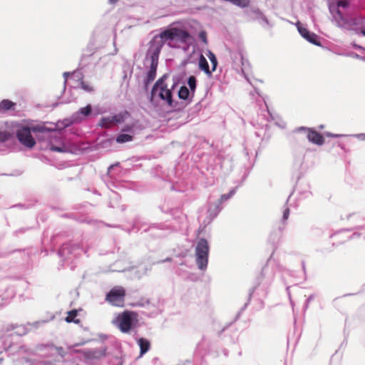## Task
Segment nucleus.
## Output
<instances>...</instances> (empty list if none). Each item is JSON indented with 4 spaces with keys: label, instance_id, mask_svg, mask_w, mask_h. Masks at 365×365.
<instances>
[{
    "label": "nucleus",
    "instance_id": "39",
    "mask_svg": "<svg viewBox=\"0 0 365 365\" xmlns=\"http://www.w3.org/2000/svg\"><path fill=\"white\" fill-rule=\"evenodd\" d=\"M186 105L187 104H185L183 102H179L173 100V103H172V106H170L169 107L172 108L175 110L180 111L183 110Z\"/></svg>",
    "mask_w": 365,
    "mask_h": 365
},
{
    "label": "nucleus",
    "instance_id": "47",
    "mask_svg": "<svg viewBox=\"0 0 365 365\" xmlns=\"http://www.w3.org/2000/svg\"><path fill=\"white\" fill-rule=\"evenodd\" d=\"M198 37L204 43H207V33L205 31H200Z\"/></svg>",
    "mask_w": 365,
    "mask_h": 365
},
{
    "label": "nucleus",
    "instance_id": "19",
    "mask_svg": "<svg viewBox=\"0 0 365 365\" xmlns=\"http://www.w3.org/2000/svg\"><path fill=\"white\" fill-rule=\"evenodd\" d=\"M245 14L246 16L252 18L254 20L262 21L266 25H269V21L267 18L264 15L262 11L256 6H252L247 9L245 11Z\"/></svg>",
    "mask_w": 365,
    "mask_h": 365
},
{
    "label": "nucleus",
    "instance_id": "62",
    "mask_svg": "<svg viewBox=\"0 0 365 365\" xmlns=\"http://www.w3.org/2000/svg\"><path fill=\"white\" fill-rule=\"evenodd\" d=\"M188 279L191 281H195L197 279V277L194 274H191L189 275Z\"/></svg>",
    "mask_w": 365,
    "mask_h": 365
},
{
    "label": "nucleus",
    "instance_id": "16",
    "mask_svg": "<svg viewBox=\"0 0 365 365\" xmlns=\"http://www.w3.org/2000/svg\"><path fill=\"white\" fill-rule=\"evenodd\" d=\"M2 349V353L4 351L7 352L9 354H15L16 353H28L31 354V351L24 345H20L18 344H9L8 346L5 344L3 346L2 344H0Z\"/></svg>",
    "mask_w": 365,
    "mask_h": 365
},
{
    "label": "nucleus",
    "instance_id": "42",
    "mask_svg": "<svg viewBox=\"0 0 365 365\" xmlns=\"http://www.w3.org/2000/svg\"><path fill=\"white\" fill-rule=\"evenodd\" d=\"M347 219H353L356 222H361L365 220V218L362 217L361 215L355 214H349L347 216Z\"/></svg>",
    "mask_w": 365,
    "mask_h": 365
},
{
    "label": "nucleus",
    "instance_id": "29",
    "mask_svg": "<svg viewBox=\"0 0 365 365\" xmlns=\"http://www.w3.org/2000/svg\"><path fill=\"white\" fill-rule=\"evenodd\" d=\"M113 125L111 116L102 117L99 120L98 125L104 129H109Z\"/></svg>",
    "mask_w": 365,
    "mask_h": 365
},
{
    "label": "nucleus",
    "instance_id": "32",
    "mask_svg": "<svg viewBox=\"0 0 365 365\" xmlns=\"http://www.w3.org/2000/svg\"><path fill=\"white\" fill-rule=\"evenodd\" d=\"M259 284H257V286H255L252 289H250V293H249V296H248V299H247V302L243 305V307L240 309V311L237 312L235 318V321L237 320L242 313L247 309L249 303H250V301L251 299V297H252V295L253 294V292H255V290L257 288V287L259 286Z\"/></svg>",
    "mask_w": 365,
    "mask_h": 365
},
{
    "label": "nucleus",
    "instance_id": "37",
    "mask_svg": "<svg viewBox=\"0 0 365 365\" xmlns=\"http://www.w3.org/2000/svg\"><path fill=\"white\" fill-rule=\"evenodd\" d=\"M207 57L210 61L212 64V70L214 72L217 69L218 65L217 57L215 53L210 51H208Z\"/></svg>",
    "mask_w": 365,
    "mask_h": 365
},
{
    "label": "nucleus",
    "instance_id": "43",
    "mask_svg": "<svg viewBox=\"0 0 365 365\" xmlns=\"http://www.w3.org/2000/svg\"><path fill=\"white\" fill-rule=\"evenodd\" d=\"M49 150L51 151L58 152V153H63L65 152V149L63 147L61 146H57L51 143L48 144Z\"/></svg>",
    "mask_w": 365,
    "mask_h": 365
},
{
    "label": "nucleus",
    "instance_id": "14",
    "mask_svg": "<svg viewBox=\"0 0 365 365\" xmlns=\"http://www.w3.org/2000/svg\"><path fill=\"white\" fill-rule=\"evenodd\" d=\"M46 321H36L33 323H28L27 326L25 325H14L10 324L7 327L6 331H10L16 330L14 333L17 336H24L28 333L31 329H37L41 324H45Z\"/></svg>",
    "mask_w": 365,
    "mask_h": 365
},
{
    "label": "nucleus",
    "instance_id": "18",
    "mask_svg": "<svg viewBox=\"0 0 365 365\" xmlns=\"http://www.w3.org/2000/svg\"><path fill=\"white\" fill-rule=\"evenodd\" d=\"M168 74L165 73L155 81V83H154V85L151 89L150 94L149 96L150 102L153 103V98H154L155 96L156 95L158 90L164 91L168 88V86L165 83V81L168 78Z\"/></svg>",
    "mask_w": 365,
    "mask_h": 365
},
{
    "label": "nucleus",
    "instance_id": "20",
    "mask_svg": "<svg viewBox=\"0 0 365 365\" xmlns=\"http://www.w3.org/2000/svg\"><path fill=\"white\" fill-rule=\"evenodd\" d=\"M222 208V205H221L217 201L210 202L207 208V217H209L210 221L213 220L221 212Z\"/></svg>",
    "mask_w": 365,
    "mask_h": 365
},
{
    "label": "nucleus",
    "instance_id": "17",
    "mask_svg": "<svg viewBox=\"0 0 365 365\" xmlns=\"http://www.w3.org/2000/svg\"><path fill=\"white\" fill-rule=\"evenodd\" d=\"M232 58L233 61V67L237 70L240 68L242 72L245 73V71L250 67L248 60L243 56L241 51L235 53Z\"/></svg>",
    "mask_w": 365,
    "mask_h": 365
},
{
    "label": "nucleus",
    "instance_id": "50",
    "mask_svg": "<svg viewBox=\"0 0 365 365\" xmlns=\"http://www.w3.org/2000/svg\"><path fill=\"white\" fill-rule=\"evenodd\" d=\"M289 216V208L287 207H286L283 211V215H282V221L285 222Z\"/></svg>",
    "mask_w": 365,
    "mask_h": 365
},
{
    "label": "nucleus",
    "instance_id": "7",
    "mask_svg": "<svg viewBox=\"0 0 365 365\" xmlns=\"http://www.w3.org/2000/svg\"><path fill=\"white\" fill-rule=\"evenodd\" d=\"M137 323L136 314L133 312L125 311L116 318V324L123 333H128L135 328Z\"/></svg>",
    "mask_w": 365,
    "mask_h": 365
},
{
    "label": "nucleus",
    "instance_id": "51",
    "mask_svg": "<svg viewBox=\"0 0 365 365\" xmlns=\"http://www.w3.org/2000/svg\"><path fill=\"white\" fill-rule=\"evenodd\" d=\"M63 78H64V83H63V84H64V88H63V89H64V91H65V90H66V83H67V78H68V76H74V77H75V76L73 74V72H72V73H70V72H64V73H63Z\"/></svg>",
    "mask_w": 365,
    "mask_h": 365
},
{
    "label": "nucleus",
    "instance_id": "54",
    "mask_svg": "<svg viewBox=\"0 0 365 365\" xmlns=\"http://www.w3.org/2000/svg\"><path fill=\"white\" fill-rule=\"evenodd\" d=\"M76 98V97L73 96L72 95L71 96V97L68 98V99L66 100H62L61 101V103H70L72 101H73L74 99Z\"/></svg>",
    "mask_w": 365,
    "mask_h": 365
},
{
    "label": "nucleus",
    "instance_id": "4",
    "mask_svg": "<svg viewBox=\"0 0 365 365\" xmlns=\"http://www.w3.org/2000/svg\"><path fill=\"white\" fill-rule=\"evenodd\" d=\"M83 252V249L78 245L71 242L63 243L58 251V255L61 258V267H68L73 270L76 267L75 260L77 259Z\"/></svg>",
    "mask_w": 365,
    "mask_h": 365
},
{
    "label": "nucleus",
    "instance_id": "58",
    "mask_svg": "<svg viewBox=\"0 0 365 365\" xmlns=\"http://www.w3.org/2000/svg\"><path fill=\"white\" fill-rule=\"evenodd\" d=\"M21 173H22V172H21V171H16L13 173L8 174V175L5 174V175H10V176H19V175H21Z\"/></svg>",
    "mask_w": 365,
    "mask_h": 365
},
{
    "label": "nucleus",
    "instance_id": "28",
    "mask_svg": "<svg viewBox=\"0 0 365 365\" xmlns=\"http://www.w3.org/2000/svg\"><path fill=\"white\" fill-rule=\"evenodd\" d=\"M98 49V47L95 46L94 43L93 41H90L86 51H88V53H83L81 60V64L83 63V61H85L86 58H89Z\"/></svg>",
    "mask_w": 365,
    "mask_h": 365
},
{
    "label": "nucleus",
    "instance_id": "61",
    "mask_svg": "<svg viewBox=\"0 0 365 365\" xmlns=\"http://www.w3.org/2000/svg\"><path fill=\"white\" fill-rule=\"evenodd\" d=\"M178 86L173 82V85L170 87V88H168V91H170L173 93V91L178 87Z\"/></svg>",
    "mask_w": 365,
    "mask_h": 365
},
{
    "label": "nucleus",
    "instance_id": "12",
    "mask_svg": "<svg viewBox=\"0 0 365 365\" xmlns=\"http://www.w3.org/2000/svg\"><path fill=\"white\" fill-rule=\"evenodd\" d=\"M125 290L122 287H115L106 296V300L114 306H121L123 304Z\"/></svg>",
    "mask_w": 365,
    "mask_h": 365
},
{
    "label": "nucleus",
    "instance_id": "5",
    "mask_svg": "<svg viewBox=\"0 0 365 365\" xmlns=\"http://www.w3.org/2000/svg\"><path fill=\"white\" fill-rule=\"evenodd\" d=\"M210 247L205 238H200L195 247L196 264L200 270L207 267Z\"/></svg>",
    "mask_w": 365,
    "mask_h": 365
},
{
    "label": "nucleus",
    "instance_id": "31",
    "mask_svg": "<svg viewBox=\"0 0 365 365\" xmlns=\"http://www.w3.org/2000/svg\"><path fill=\"white\" fill-rule=\"evenodd\" d=\"M282 230V229L279 227L277 231L272 232L269 235L268 241L272 243L274 247H275V245L278 242L280 238Z\"/></svg>",
    "mask_w": 365,
    "mask_h": 365
},
{
    "label": "nucleus",
    "instance_id": "45",
    "mask_svg": "<svg viewBox=\"0 0 365 365\" xmlns=\"http://www.w3.org/2000/svg\"><path fill=\"white\" fill-rule=\"evenodd\" d=\"M315 295L314 294L309 295L306 299L304 304L303 306V312H305L307 309L309 308V303L314 299Z\"/></svg>",
    "mask_w": 365,
    "mask_h": 365
},
{
    "label": "nucleus",
    "instance_id": "63",
    "mask_svg": "<svg viewBox=\"0 0 365 365\" xmlns=\"http://www.w3.org/2000/svg\"><path fill=\"white\" fill-rule=\"evenodd\" d=\"M339 147H340L341 149H342L343 150H344L345 152H347L348 150L346 149L345 148V145L342 143H339Z\"/></svg>",
    "mask_w": 365,
    "mask_h": 365
},
{
    "label": "nucleus",
    "instance_id": "30",
    "mask_svg": "<svg viewBox=\"0 0 365 365\" xmlns=\"http://www.w3.org/2000/svg\"><path fill=\"white\" fill-rule=\"evenodd\" d=\"M133 139V136L132 134L121 132L116 136L115 141L118 143H125L127 142L132 141Z\"/></svg>",
    "mask_w": 365,
    "mask_h": 365
},
{
    "label": "nucleus",
    "instance_id": "25",
    "mask_svg": "<svg viewBox=\"0 0 365 365\" xmlns=\"http://www.w3.org/2000/svg\"><path fill=\"white\" fill-rule=\"evenodd\" d=\"M138 344L140 346V354L143 356L148 352L150 348V342L148 339L141 337L138 339Z\"/></svg>",
    "mask_w": 365,
    "mask_h": 365
},
{
    "label": "nucleus",
    "instance_id": "36",
    "mask_svg": "<svg viewBox=\"0 0 365 365\" xmlns=\"http://www.w3.org/2000/svg\"><path fill=\"white\" fill-rule=\"evenodd\" d=\"M26 362H31V365H56V364L53 363L51 360L48 359H43V360H29L28 359H26Z\"/></svg>",
    "mask_w": 365,
    "mask_h": 365
},
{
    "label": "nucleus",
    "instance_id": "2",
    "mask_svg": "<svg viewBox=\"0 0 365 365\" xmlns=\"http://www.w3.org/2000/svg\"><path fill=\"white\" fill-rule=\"evenodd\" d=\"M325 1L327 2L329 12L338 27L354 31V29H359L365 25V17L362 16L354 17L346 16L340 11V8L348 9L350 6L351 0Z\"/></svg>",
    "mask_w": 365,
    "mask_h": 365
},
{
    "label": "nucleus",
    "instance_id": "64",
    "mask_svg": "<svg viewBox=\"0 0 365 365\" xmlns=\"http://www.w3.org/2000/svg\"><path fill=\"white\" fill-rule=\"evenodd\" d=\"M170 261H172V258L171 257H167L165 259H163V260L160 261L159 263H164V262H170Z\"/></svg>",
    "mask_w": 365,
    "mask_h": 365
},
{
    "label": "nucleus",
    "instance_id": "15",
    "mask_svg": "<svg viewBox=\"0 0 365 365\" xmlns=\"http://www.w3.org/2000/svg\"><path fill=\"white\" fill-rule=\"evenodd\" d=\"M296 26L299 34L304 39L315 46H322L320 37L317 34L309 31L307 28L304 27L299 21L296 24Z\"/></svg>",
    "mask_w": 365,
    "mask_h": 365
},
{
    "label": "nucleus",
    "instance_id": "35",
    "mask_svg": "<svg viewBox=\"0 0 365 365\" xmlns=\"http://www.w3.org/2000/svg\"><path fill=\"white\" fill-rule=\"evenodd\" d=\"M237 189V187H235L232 188L228 193L222 195L217 202L222 205L223 202L230 200L236 193Z\"/></svg>",
    "mask_w": 365,
    "mask_h": 365
},
{
    "label": "nucleus",
    "instance_id": "40",
    "mask_svg": "<svg viewBox=\"0 0 365 365\" xmlns=\"http://www.w3.org/2000/svg\"><path fill=\"white\" fill-rule=\"evenodd\" d=\"M31 227H21L15 231L13 232V236L16 237H19L20 235L25 234L30 230H31Z\"/></svg>",
    "mask_w": 365,
    "mask_h": 365
},
{
    "label": "nucleus",
    "instance_id": "49",
    "mask_svg": "<svg viewBox=\"0 0 365 365\" xmlns=\"http://www.w3.org/2000/svg\"><path fill=\"white\" fill-rule=\"evenodd\" d=\"M273 255H274V252H272V254L271 255L269 258L267 259V265L264 267H263V269L262 270V277L264 276V274L267 270V265L272 264V262L274 261Z\"/></svg>",
    "mask_w": 365,
    "mask_h": 365
},
{
    "label": "nucleus",
    "instance_id": "8",
    "mask_svg": "<svg viewBox=\"0 0 365 365\" xmlns=\"http://www.w3.org/2000/svg\"><path fill=\"white\" fill-rule=\"evenodd\" d=\"M176 228L166 222L150 224L143 230V232H148L153 237L162 238L176 231Z\"/></svg>",
    "mask_w": 365,
    "mask_h": 365
},
{
    "label": "nucleus",
    "instance_id": "52",
    "mask_svg": "<svg viewBox=\"0 0 365 365\" xmlns=\"http://www.w3.org/2000/svg\"><path fill=\"white\" fill-rule=\"evenodd\" d=\"M354 31L356 34H360L363 35L364 36H365V27H364V25L363 26H361V28H359V29H354Z\"/></svg>",
    "mask_w": 365,
    "mask_h": 365
},
{
    "label": "nucleus",
    "instance_id": "22",
    "mask_svg": "<svg viewBox=\"0 0 365 365\" xmlns=\"http://www.w3.org/2000/svg\"><path fill=\"white\" fill-rule=\"evenodd\" d=\"M198 67L207 76L208 78H211L212 76L213 71L212 69H210L208 61L202 54L200 55Z\"/></svg>",
    "mask_w": 365,
    "mask_h": 365
},
{
    "label": "nucleus",
    "instance_id": "57",
    "mask_svg": "<svg viewBox=\"0 0 365 365\" xmlns=\"http://www.w3.org/2000/svg\"><path fill=\"white\" fill-rule=\"evenodd\" d=\"M326 135H327V136L333 137V138H338V137L341 136V135H338V134H332V133H329V132H327V133H326Z\"/></svg>",
    "mask_w": 365,
    "mask_h": 365
},
{
    "label": "nucleus",
    "instance_id": "21",
    "mask_svg": "<svg viewBox=\"0 0 365 365\" xmlns=\"http://www.w3.org/2000/svg\"><path fill=\"white\" fill-rule=\"evenodd\" d=\"M73 74L75 76V78H78V87L81 88L87 93H92L94 91V89L91 86L83 81V75L80 70L74 71Z\"/></svg>",
    "mask_w": 365,
    "mask_h": 365
},
{
    "label": "nucleus",
    "instance_id": "11",
    "mask_svg": "<svg viewBox=\"0 0 365 365\" xmlns=\"http://www.w3.org/2000/svg\"><path fill=\"white\" fill-rule=\"evenodd\" d=\"M36 349L41 351H48L49 352L48 354L54 357V361L58 362L63 361L66 354V351L63 347L56 346L53 344H38L36 346Z\"/></svg>",
    "mask_w": 365,
    "mask_h": 365
},
{
    "label": "nucleus",
    "instance_id": "26",
    "mask_svg": "<svg viewBox=\"0 0 365 365\" xmlns=\"http://www.w3.org/2000/svg\"><path fill=\"white\" fill-rule=\"evenodd\" d=\"M16 103L9 99H4L0 102V113L14 110Z\"/></svg>",
    "mask_w": 365,
    "mask_h": 365
},
{
    "label": "nucleus",
    "instance_id": "6",
    "mask_svg": "<svg viewBox=\"0 0 365 365\" xmlns=\"http://www.w3.org/2000/svg\"><path fill=\"white\" fill-rule=\"evenodd\" d=\"M187 86L183 84L181 86L178 91V96L180 100L189 104L192 102L195 93L196 91L197 81L195 76H190L187 79Z\"/></svg>",
    "mask_w": 365,
    "mask_h": 365
},
{
    "label": "nucleus",
    "instance_id": "10",
    "mask_svg": "<svg viewBox=\"0 0 365 365\" xmlns=\"http://www.w3.org/2000/svg\"><path fill=\"white\" fill-rule=\"evenodd\" d=\"M294 133L304 132L307 133L308 140L315 145H322L324 143L325 139L322 133L317 131L314 128H307L305 126H300L296 128Z\"/></svg>",
    "mask_w": 365,
    "mask_h": 365
},
{
    "label": "nucleus",
    "instance_id": "1",
    "mask_svg": "<svg viewBox=\"0 0 365 365\" xmlns=\"http://www.w3.org/2000/svg\"><path fill=\"white\" fill-rule=\"evenodd\" d=\"M193 41L194 38L189 31V24L185 21H175L162 29L159 34L152 38L147 52L159 59L161 50L165 43L172 48H178L182 45L186 50Z\"/></svg>",
    "mask_w": 365,
    "mask_h": 365
},
{
    "label": "nucleus",
    "instance_id": "46",
    "mask_svg": "<svg viewBox=\"0 0 365 365\" xmlns=\"http://www.w3.org/2000/svg\"><path fill=\"white\" fill-rule=\"evenodd\" d=\"M121 132L128 133L130 134L133 133L134 132V125H125L121 130Z\"/></svg>",
    "mask_w": 365,
    "mask_h": 365
},
{
    "label": "nucleus",
    "instance_id": "3",
    "mask_svg": "<svg viewBox=\"0 0 365 365\" xmlns=\"http://www.w3.org/2000/svg\"><path fill=\"white\" fill-rule=\"evenodd\" d=\"M56 131V125L52 128H48L45 124H38L31 127H21L16 130V136L21 144L29 148H32L36 144L35 139L31 134L32 132L50 134Z\"/></svg>",
    "mask_w": 365,
    "mask_h": 365
},
{
    "label": "nucleus",
    "instance_id": "55",
    "mask_svg": "<svg viewBox=\"0 0 365 365\" xmlns=\"http://www.w3.org/2000/svg\"><path fill=\"white\" fill-rule=\"evenodd\" d=\"M21 207V208H24V209H28L29 207V205H25V204H16V205H14L12 206V207Z\"/></svg>",
    "mask_w": 365,
    "mask_h": 365
},
{
    "label": "nucleus",
    "instance_id": "38",
    "mask_svg": "<svg viewBox=\"0 0 365 365\" xmlns=\"http://www.w3.org/2000/svg\"><path fill=\"white\" fill-rule=\"evenodd\" d=\"M185 76L186 73L185 71L175 75L173 76V82L179 86L180 83H184V78Z\"/></svg>",
    "mask_w": 365,
    "mask_h": 365
},
{
    "label": "nucleus",
    "instance_id": "48",
    "mask_svg": "<svg viewBox=\"0 0 365 365\" xmlns=\"http://www.w3.org/2000/svg\"><path fill=\"white\" fill-rule=\"evenodd\" d=\"M150 304L149 299H141L135 303V305L137 307H145V305H148Z\"/></svg>",
    "mask_w": 365,
    "mask_h": 365
},
{
    "label": "nucleus",
    "instance_id": "9",
    "mask_svg": "<svg viewBox=\"0 0 365 365\" xmlns=\"http://www.w3.org/2000/svg\"><path fill=\"white\" fill-rule=\"evenodd\" d=\"M158 58L146 51L145 61H150V67L143 79V89L148 91L150 84L155 80L158 66Z\"/></svg>",
    "mask_w": 365,
    "mask_h": 365
},
{
    "label": "nucleus",
    "instance_id": "41",
    "mask_svg": "<svg viewBox=\"0 0 365 365\" xmlns=\"http://www.w3.org/2000/svg\"><path fill=\"white\" fill-rule=\"evenodd\" d=\"M11 134L8 131L0 130V143H4L9 140L11 138Z\"/></svg>",
    "mask_w": 365,
    "mask_h": 365
},
{
    "label": "nucleus",
    "instance_id": "53",
    "mask_svg": "<svg viewBox=\"0 0 365 365\" xmlns=\"http://www.w3.org/2000/svg\"><path fill=\"white\" fill-rule=\"evenodd\" d=\"M353 136L357 138L358 139L361 140H365V133H359L354 135Z\"/></svg>",
    "mask_w": 365,
    "mask_h": 365
},
{
    "label": "nucleus",
    "instance_id": "44",
    "mask_svg": "<svg viewBox=\"0 0 365 365\" xmlns=\"http://www.w3.org/2000/svg\"><path fill=\"white\" fill-rule=\"evenodd\" d=\"M298 195L299 196L297 197V200H302L309 197L312 195V192L309 190H302L299 191Z\"/></svg>",
    "mask_w": 365,
    "mask_h": 365
},
{
    "label": "nucleus",
    "instance_id": "23",
    "mask_svg": "<svg viewBox=\"0 0 365 365\" xmlns=\"http://www.w3.org/2000/svg\"><path fill=\"white\" fill-rule=\"evenodd\" d=\"M158 96L162 101H165L168 106H172V103H173V93L170 91H168V88L164 91H160Z\"/></svg>",
    "mask_w": 365,
    "mask_h": 365
},
{
    "label": "nucleus",
    "instance_id": "13",
    "mask_svg": "<svg viewBox=\"0 0 365 365\" xmlns=\"http://www.w3.org/2000/svg\"><path fill=\"white\" fill-rule=\"evenodd\" d=\"M92 111L93 108L91 104H88L85 107L81 108L77 112L72 115L71 120L68 119L64 120V126L68 127L71 123H78L83 121L91 116Z\"/></svg>",
    "mask_w": 365,
    "mask_h": 365
},
{
    "label": "nucleus",
    "instance_id": "60",
    "mask_svg": "<svg viewBox=\"0 0 365 365\" xmlns=\"http://www.w3.org/2000/svg\"><path fill=\"white\" fill-rule=\"evenodd\" d=\"M354 56L356 58H358V59H360V60H362V61H365V56H360L357 53H354Z\"/></svg>",
    "mask_w": 365,
    "mask_h": 365
},
{
    "label": "nucleus",
    "instance_id": "59",
    "mask_svg": "<svg viewBox=\"0 0 365 365\" xmlns=\"http://www.w3.org/2000/svg\"><path fill=\"white\" fill-rule=\"evenodd\" d=\"M353 47L355 48V49H358V50H364V48L362 47L361 46H359L356 43H353Z\"/></svg>",
    "mask_w": 365,
    "mask_h": 365
},
{
    "label": "nucleus",
    "instance_id": "34",
    "mask_svg": "<svg viewBox=\"0 0 365 365\" xmlns=\"http://www.w3.org/2000/svg\"><path fill=\"white\" fill-rule=\"evenodd\" d=\"M106 354V348H101V349H96L91 351H90V356L92 358H101L103 356H105Z\"/></svg>",
    "mask_w": 365,
    "mask_h": 365
},
{
    "label": "nucleus",
    "instance_id": "56",
    "mask_svg": "<svg viewBox=\"0 0 365 365\" xmlns=\"http://www.w3.org/2000/svg\"><path fill=\"white\" fill-rule=\"evenodd\" d=\"M232 324V322L230 323L229 324H227V326L225 327L220 332H219V336L221 335V334L224 331H225L228 328H230Z\"/></svg>",
    "mask_w": 365,
    "mask_h": 365
},
{
    "label": "nucleus",
    "instance_id": "27",
    "mask_svg": "<svg viewBox=\"0 0 365 365\" xmlns=\"http://www.w3.org/2000/svg\"><path fill=\"white\" fill-rule=\"evenodd\" d=\"M129 115V113L127 110L120 112L117 114L112 115V120L113 124L118 125L121 124L125 121L127 116Z\"/></svg>",
    "mask_w": 365,
    "mask_h": 365
},
{
    "label": "nucleus",
    "instance_id": "24",
    "mask_svg": "<svg viewBox=\"0 0 365 365\" xmlns=\"http://www.w3.org/2000/svg\"><path fill=\"white\" fill-rule=\"evenodd\" d=\"M362 230L363 232H357V231H354V233L349 237V240H351V239H354V238H357V237H359L361 235H364V237L365 239V224L364 225H356L355 227H352V228H347V229H344L343 230L344 231H352V230Z\"/></svg>",
    "mask_w": 365,
    "mask_h": 365
},
{
    "label": "nucleus",
    "instance_id": "33",
    "mask_svg": "<svg viewBox=\"0 0 365 365\" xmlns=\"http://www.w3.org/2000/svg\"><path fill=\"white\" fill-rule=\"evenodd\" d=\"M78 315V312L76 309H72L69 312H68V315L66 317V322L68 323H74V324H78L80 322V320L78 319H76V317Z\"/></svg>",
    "mask_w": 365,
    "mask_h": 365
}]
</instances>
